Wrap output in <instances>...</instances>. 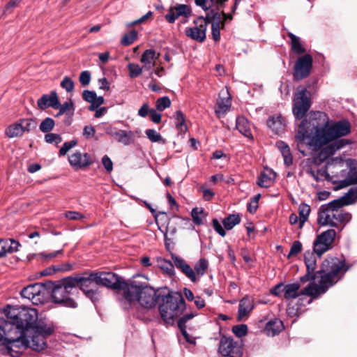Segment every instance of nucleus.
Instances as JSON below:
<instances>
[{"label": "nucleus", "mask_w": 357, "mask_h": 357, "mask_svg": "<svg viewBox=\"0 0 357 357\" xmlns=\"http://www.w3.org/2000/svg\"><path fill=\"white\" fill-rule=\"evenodd\" d=\"M231 106V96L227 89H222L216 101L215 113L218 118L225 116Z\"/></svg>", "instance_id": "nucleus-19"}, {"label": "nucleus", "mask_w": 357, "mask_h": 357, "mask_svg": "<svg viewBox=\"0 0 357 357\" xmlns=\"http://www.w3.org/2000/svg\"><path fill=\"white\" fill-rule=\"evenodd\" d=\"M311 106L310 93L305 88H298L293 100V113L298 119H302Z\"/></svg>", "instance_id": "nucleus-10"}, {"label": "nucleus", "mask_w": 357, "mask_h": 357, "mask_svg": "<svg viewBox=\"0 0 357 357\" xmlns=\"http://www.w3.org/2000/svg\"><path fill=\"white\" fill-rule=\"evenodd\" d=\"M195 26L193 27L186 28L185 35L192 40L204 42L206 38V22L204 17H199L194 20Z\"/></svg>", "instance_id": "nucleus-14"}, {"label": "nucleus", "mask_w": 357, "mask_h": 357, "mask_svg": "<svg viewBox=\"0 0 357 357\" xmlns=\"http://www.w3.org/2000/svg\"><path fill=\"white\" fill-rule=\"evenodd\" d=\"M95 275L96 285H101L112 289H122L124 292L128 282L122 280L116 273L112 272H96Z\"/></svg>", "instance_id": "nucleus-9"}, {"label": "nucleus", "mask_w": 357, "mask_h": 357, "mask_svg": "<svg viewBox=\"0 0 357 357\" xmlns=\"http://www.w3.org/2000/svg\"><path fill=\"white\" fill-rule=\"evenodd\" d=\"M105 132L107 135L113 137L118 142L127 146L134 142L135 135L131 130H118L112 126L105 128Z\"/></svg>", "instance_id": "nucleus-20"}, {"label": "nucleus", "mask_w": 357, "mask_h": 357, "mask_svg": "<svg viewBox=\"0 0 357 357\" xmlns=\"http://www.w3.org/2000/svg\"><path fill=\"white\" fill-rule=\"evenodd\" d=\"M253 308L252 301L248 297L243 298L238 305V319H241L243 317L248 315Z\"/></svg>", "instance_id": "nucleus-34"}, {"label": "nucleus", "mask_w": 357, "mask_h": 357, "mask_svg": "<svg viewBox=\"0 0 357 357\" xmlns=\"http://www.w3.org/2000/svg\"><path fill=\"white\" fill-rule=\"evenodd\" d=\"M61 86L68 93L71 92L74 89V82L69 77L66 76L61 82Z\"/></svg>", "instance_id": "nucleus-51"}, {"label": "nucleus", "mask_w": 357, "mask_h": 357, "mask_svg": "<svg viewBox=\"0 0 357 357\" xmlns=\"http://www.w3.org/2000/svg\"><path fill=\"white\" fill-rule=\"evenodd\" d=\"M335 200L321 205L318 211L317 222L321 226H330L340 230L351 220V215L345 211Z\"/></svg>", "instance_id": "nucleus-5"}, {"label": "nucleus", "mask_w": 357, "mask_h": 357, "mask_svg": "<svg viewBox=\"0 0 357 357\" xmlns=\"http://www.w3.org/2000/svg\"><path fill=\"white\" fill-rule=\"evenodd\" d=\"M204 19L206 20V26H208V23L210 22H218V24L224 23V20L221 16V14L214 10H211L209 12H208Z\"/></svg>", "instance_id": "nucleus-40"}, {"label": "nucleus", "mask_w": 357, "mask_h": 357, "mask_svg": "<svg viewBox=\"0 0 357 357\" xmlns=\"http://www.w3.org/2000/svg\"><path fill=\"white\" fill-rule=\"evenodd\" d=\"M299 211V228L301 229L307 221L310 212V207L306 204H301L298 208Z\"/></svg>", "instance_id": "nucleus-36"}, {"label": "nucleus", "mask_w": 357, "mask_h": 357, "mask_svg": "<svg viewBox=\"0 0 357 357\" xmlns=\"http://www.w3.org/2000/svg\"><path fill=\"white\" fill-rule=\"evenodd\" d=\"M351 125L343 120L334 123L328 121L321 126L317 119H303L298 127L295 141L298 151L305 155L301 146L306 144L314 151L320 150L315 161L321 163L333 155L337 151L342 149L350 142L345 139H339L349 134Z\"/></svg>", "instance_id": "nucleus-1"}, {"label": "nucleus", "mask_w": 357, "mask_h": 357, "mask_svg": "<svg viewBox=\"0 0 357 357\" xmlns=\"http://www.w3.org/2000/svg\"><path fill=\"white\" fill-rule=\"evenodd\" d=\"M314 252H306L304 255L305 264L307 268V274L301 278V281L314 279V272L317 267V257Z\"/></svg>", "instance_id": "nucleus-24"}, {"label": "nucleus", "mask_w": 357, "mask_h": 357, "mask_svg": "<svg viewBox=\"0 0 357 357\" xmlns=\"http://www.w3.org/2000/svg\"><path fill=\"white\" fill-rule=\"evenodd\" d=\"M160 54L157 53L153 49L145 50L142 54L140 62L143 64L144 70H150L155 65Z\"/></svg>", "instance_id": "nucleus-22"}, {"label": "nucleus", "mask_w": 357, "mask_h": 357, "mask_svg": "<svg viewBox=\"0 0 357 357\" xmlns=\"http://www.w3.org/2000/svg\"><path fill=\"white\" fill-rule=\"evenodd\" d=\"M276 145L283 156L284 164L287 166L291 165L293 159L289 146L281 141L277 142Z\"/></svg>", "instance_id": "nucleus-35"}, {"label": "nucleus", "mask_w": 357, "mask_h": 357, "mask_svg": "<svg viewBox=\"0 0 357 357\" xmlns=\"http://www.w3.org/2000/svg\"><path fill=\"white\" fill-rule=\"evenodd\" d=\"M347 269L344 261L337 258L324 260L321 269L316 273V275H320L319 284L314 282H310L301 291V295L311 296L312 298L308 301V303H311L313 298L325 293L331 286L336 283Z\"/></svg>", "instance_id": "nucleus-3"}, {"label": "nucleus", "mask_w": 357, "mask_h": 357, "mask_svg": "<svg viewBox=\"0 0 357 357\" xmlns=\"http://www.w3.org/2000/svg\"><path fill=\"white\" fill-rule=\"evenodd\" d=\"M192 217L193 222L196 225H202L203 224V220L205 218V215L203 209L199 208H195L192 211Z\"/></svg>", "instance_id": "nucleus-46"}, {"label": "nucleus", "mask_w": 357, "mask_h": 357, "mask_svg": "<svg viewBox=\"0 0 357 357\" xmlns=\"http://www.w3.org/2000/svg\"><path fill=\"white\" fill-rule=\"evenodd\" d=\"M174 118L176 128L181 132L185 131L187 130V126L185 125L183 114L180 110L176 111Z\"/></svg>", "instance_id": "nucleus-42"}, {"label": "nucleus", "mask_w": 357, "mask_h": 357, "mask_svg": "<svg viewBox=\"0 0 357 357\" xmlns=\"http://www.w3.org/2000/svg\"><path fill=\"white\" fill-rule=\"evenodd\" d=\"M232 331L237 337H241L246 335L248 327L244 324L237 325L233 327Z\"/></svg>", "instance_id": "nucleus-54"}, {"label": "nucleus", "mask_w": 357, "mask_h": 357, "mask_svg": "<svg viewBox=\"0 0 357 357\" xmlns=\"http://www.w3.org/2000/svg\"><path fill=\"white\" fill-rule=\"evenodd\" d=\"M283 329V323L278 319L269 321L264 328L265 333L269 336H275Z\"/></svg>", "instance_id": "nucleus-30"}, {"label": "nucleus", "mask_w": 357, "mask_h": 357, "mask_svg": "<svg viewBox=\"0 0 357 357\" xmlns=\"http://www.w3.org/2000/svg\"><path fill=\"white\" fill-rule=\"evenodd\" d=\"M54 272H66L72 270L73 266L69 263L53 266Z\"/></svg>", "instance_id": "nucleus-59"}, {"label": "nucleus", "mask_w": 357, "mask_h": 357, "mask_svg": "<svg viewBox=\"0 0 357 357\" xmlns=\"http://www.w3.org/2000/svg\"><path fill=\"white\" fill-rule=\"evenodd\" d=\"M335 200L340 204L342 206L355 203L357 200V187L351 188L344 196Z\"/></svg>", "instance_id": "nucleus-32"}, {"label": "nucleus", "mask_w": 357, "mask_h": 357, "mask_svg": "<svg viewBox=\"0 0 357 357\" xmlns=\"http://www.w3.org/2000/svg\"><path fill=\"white\" fill-rule=\"evenodd\" d=\"M79 80L82 85H89L91 81V73L87 70L82 72L79 75Z\"/></svg>", "instance_id": "nucleus-57"}, {"label": "nucleus", "mask_w": 357, "mask_h": 357, "mask_svg": "<svg viewBox=\"0 0 357 357\" xmlns=\"http://www.w3.org/2000/svg\"><path fill=\"white\" fill-rule=\"evenodd\" d=\"M65 217L68 220H80L84 218V215L76 211H67L65 213Z\"/></svg>", "instance_id": "nucleus-62"}, {"label": "nucleus", "mask_w": 357, "mask_h": 357, "mask_svg": "<svg viewBox=\"0 0 357 357\" xmlns=\"http://www.w3.org/2000/svg\"><path fill=\"white\" fill-rule=\"evenodd\" d=\"M45 291V289L43 284L35 283L24 287L20 294L23 298L29 299L33 304H37L43 301Z\"/></svg>", "instance_id": "nucleus-17"}, {"label": "nucleus", "mask_w": 357, "mask_h": 357, "mask_svg": "<svg viewBox=\"0 0 357 357\" xmlns=\"http://www.w3.org/2000/svg\"><path fill=\"white\" fill-rule=\"evenodd\" d=\"M195 4L200 6L204 10H208L211 4L213 3V0H195Z\"/></svg>", "instance_id": "nucleus-58"}, {"label": "nucleus", "mask_w": 357, "mask_h": 357, "mask_svg": "<svg viewBox=\"0 0 357 357\" xmlns=\"http://www.w3.org/2000/svg\"><path fill=\"white\" fill-rule=\"evenodd\" d=\"M354 164L355 161L354 160L349 159L346 161V165L350 168V170L348 172L347 177L340 181V186L341 188L357 185V171L355 167H352Z\"/></svg>", "instance_id": "nucleus-25"}, {"label": "nucleus", "mask_w": 357, "mask_h": 357, "mask_svg": "<svg viewBox=\"0 0 357 357\" xmlns=\"http://www.w3.org/2000/svg\"><path fill=\"white\" fill-rule=\"evenodd\" d=\"M77 144L76 140H71L70 142H66L63 144V146L59 150V154L61 155H64L66 153L73 148Z\"/></svg>", "instance_id": "nucleus-56"}, {"label": "nucleus", "mask_w": 357, "mask_h": 357, "mask_svg": "<svg viewBox=\"0 0 357 357\" xmlns=\"http://www.w3.org/2000/svg\"><path fill=\"white\" fill-rule=\"evenodd\" d=\"M158 299V296L155 289L137 280L128 283L123 294L125 305H130L137 302L146 308L155 306Z\"/></svg>", "instance_id": "nucleus-4"}, {"label": "nucleus", "mask_w": 357, "mask_h": 357, "mask_svg": "<svg viewBox=\"0 0 357 357\" xmlns=\"http://www.w3.org/2000/svg\"><path fill=\"white\" fill-rule=\"evenodd\" d=\"M302 250V244L300 241H296L293 243L290 251L287 255V258H290L293 256L298 255Z\"/></svg>", "instance_id": "nucleus-52"}, {"label": "nucleus", "mask_w": 357, "mask_h": 357, "mask_svg": "<svg viewBox=\"0 0 357 357\" xmlns=\"http://www.w3.org/2000/svg\"><path fill=\"white\" fill-rule=\"evenodd\" d=\"M275 177V172L271 169L264 168L258 178L257 185L261 188H268L273 183Z\"/></svg>", "instance_id": "nucleus-26"}, {"label": "nucleus", "mask_w": 357, "mask_h": 357, "mask_svg": "<svg viewBox=\"0 0 357 357\" xmlns=\"http://www.w3.org/2000/svg\"><path fill=\"white\" fill-rule=\"evenodd\" d=\"M159 268L169 276L174 275V265L170 261L165 259L158 260Z\"/></svg>", "instance_id": "nucleus-37"}, {"label": "nucleus", "mask_w": 357, "mask_h": 357, "mask_svg": "<svg viewBox=\"0 0 357 357\" xmlns=\"http://www.w3.org/2000/svg\"><path fill=\"white\" fill-rule=\"evenodd\" d=\"M137 32L132 30L128 34H126L121 39V44L128 46L131 45L137 38Z\"/></svg>", "instance_id": "nucleus-49"}, {"label": "nucleus", "mask_w": 357, "mask_h": 357, "mask_svg": "<svg viewBox=\"0 0 357 357\" xmlns=\"http://www.w3.org/2000/svg\"><path fill=\"white\" fill-rule=\"evenodd\" d=\"M96 130L92 126H86L83 129V135L85 138L89 139L95 137Z\"/></svg>", "instance_id": "nucleus-60"}, {"label": "nucleus", "mask_w": 357, "mask_h": 357, "mask_svg": "<svg viewBox=\"0 0 357 357\" xmlns=\"http://www.w3.org/2000/svg\"><path fill=\"white\" fill-rule=\"evenodd\" d=\"M128 69L129 70V75L131 78H135L139 76L142 72L144 68L141 67L139 64L130 63L128 65Z\"/></svg>", "instance_id": "nucleus-45"}, {"label": "nucleus", "mask_w": 357, "mask_h": 357, "mask_svg": "<svg viewBox=\"0 0 357 357\" xmlns=\"http://www.w3.org/2000/svg\"><path fill=\"white\" fill-rule=\"evenodd\" d=\"M37 104L41 109H45L50 107L54 109H58L60 106L57 93L55 91H51L50 94L43 95L42 97L38 100Z\"/></svg>", "instance_id": "nucleus-21"}, {"label": "nucleus", "mask_w": 357, "mask_h": 357, "mask_svg": "<svg viewBox=\"0 0 357 357\" xmlns=\"http://www.w3.org/2000/svg\"><path fill=\"white\" fill-rule=\"evenodd\" d=\"M192 10L188 5L176 3L170 6L168 13L165 15V18L169 23H174L179 17L188 18L191 16Z\"/></svg>", "instance_id": "nucleus-18"}, {"label": "nucleus", "mask_w": 357, "mask_h": 357, "mask_svg": "<svg viewBox=\"0 0 357 357\" xmlns=\"http://www.w3.org/2000/svg\"><path fill=\"white\" fill-rule=\"evenodd\" d=\"M45 141L49 144H58L62 141V138L59 134L47 133L45 135Z\"/></svg>", "instance_id": "nucleus-50"}, {"label": "nucleus", "mask_w": 357, "mask_h": 357, "mask_svg": "<svg viewBox=\"0 0 357 357\" xmlns=\"http://www.w3.org/2000/svg\"><path fill=\"white\" fill-rule=\"evenodd\" d=\"M312 66V58L310 54H305L298 58L294 66V78L301 80L307 77Z\"/></svg>", "instance_id": "nucleus-15"}, {"label": "nucleus", "mask_w": 357, "mask_h": 357, "mask_svg": "<svg viewBox=\"0 0 357 357\" xmlns=\"http://www.w3.org/2000/svg\"><path fill=\"white\" fill-rule=\"evenodd\" d=\"M68 161L75 169H81L91 164L89 155L87 153L82 154L79 151H76L69 155Z\"/></svg>", "instance_id": "nucleus-23"}, {"label": "nucleus", "mask_w": 357, "mask_h": 357, "mask_svg": "<svg viewBox=\"0 0 357 357\" xmlns=\"http://www.w3.org/2000/svg\"><path fill=\"white\" fill-rule=\"evenodd\" d=\"M94 278V273H84L81 275L72 277L74 288L79 286L80 289L87 297L93 298L96 295ZM75 290H76V289H75Z\"/></svg>", "instance_id": "nucleus-11"}, {"label": "nucleus", "mask_w": 357, "mask_h": 357, "mask_svg": "<svg viewBox=\"0 0 357 357\" xmlns=\"http://www.w3.org/2000/svg\"><path fill=\"white\" fill-rule=\"evenodd\" d=\"M181 271L193 282H196L197 278L196 277L195 272L190 267V265L187 264L186 266L181 270Z\"/></svg>", "instance_id": "nucleus-55"}, {"label": "nucleus", "mask_w": 357, "mask_h": 357, "mask_svg": "<svg viewBox=\"0 0 357 357\" xmlns=\"http://www.w3.org/2000/svg\"><path fill=\"white\" fill-rule=\"evenodd\" d=\"M336 231L333 229H328L318 235L313 243V251L320 257L331 248L335 240Z\"/></svg>", "instance_id": "nucleus-12"}, {"label": "nucleus", "mask_w": 357, "mask_h": 357, "mask_svg": "<svg viewBox=\"0 0 357 357\" xmlns=\"http://www.w3.org/2000/svg\"><path fill=\"white\" fill-rule=\"evenodd\" d=\"M195 314L193 313L185 314L178 321V326L181 331L183 335L184 336L185 340L190 344H195V340L194 337H190L189 334H188V333L186 332V323L188 322V321L192 319L195 317Z\"/></svg>", "instance_id": "nucleus-29"}, {"label": "nucleus", "mask_w": 357, "mask_h": 357, "mask_svg": "<svg viewBox=\"0 0 357 357\" xmlns=\"http://www.w3.org/2000/svg\"><path fill=\"white\" fill-rule=\"evenodd\" d=\"M146 135L149 140L152 142H160L165 144V139H162L160 133L153 129H148L146 130Z\"/></svg>", "instance_id": "nucleus-44"}, {"label": "nucleus", "mask_w": 357, "mask_h": 357, "mask_svg": "<svg viewBox=\"0 0 357 357\" xmlns=\"http://www.w3.org/2000/svg\"><path fill=\"white\" fill-rule=\"evenodd\" d=\"M55 122L53 119L47 117L40 124L39 128L43 132H49L53 130Z\"/></svg>", "instance_id": "nucleus-43"}, {"label": "nucleus", "mask_w": 357, "mask_h": 357, "mask_svg": "<svg viewBox=\"0 0 357 357\" xmlns=\"http://www.w3.org/2000/svg\"><path fill=\"white\" fill-rule=\"evenodd\" d=\"M20 244L14 239H0V257H4L7 253H13L18 250Z\"/></svg>", "instance_id": "nucleus-27"}, {"label": "nucleus", "mask_w": 357, "mask_h": 357, "mask_svg": "<svg viewBox=\"0 0 357 357\" xmlns=\"http://www.w3.org/2000/svg\"><path fill=\"white\" fill-rule=\"evenodd\" d=\"M171 105L170 99L167 96L158 98L156 100L155 107L158 110L162 112Z\"/></svg>", "instance_id": "nucleus-47"}, {"label": "nucleus", "mask_w": 357, "mask_h": 357, "mask_svg": "<svg viewBox=\"0 0 357 357\" xmlns=\"http://www.w3.org/2000/svg\"><path fill=\"white\" fill-rule=\"evenodd\" d=\"M225 27V24H218V22H213L211 25L212 37L215 41L220 39V29Z\"/></svg>", "instance_id": "nucleus-48"}, {"label": "nucleus", "mask_w": 357, "mask_h": 357, "mask_svg": "<svg viewBox=\"0 0 357 357\" xmlns=\"http://www.w3.org/2000/svg\"><path fill=\"white\" fill-rule=\"evenodd\" d=\"M102 163L107 172H111L113 169V162L107 155H104L102 158Z\"/></svg>", "instance_id": "nucleus-61"}, {"label": "nucleus", "mask_w": 357, "mask_h": 357, "mask_svg": "<svg viewBox=\"0 0 357 357\" xmlns=\"http://www.w3.org/2000/svg\"><path fill=\"white\" fill-rule=\"evenodd\" d=\"M36 126L37 122L33 119H20L6 128V135L9 138L21 137L24 132L34 130Z\"/></svg>", "instance_id": "nucleus-13"}, {"label": "nucleus", "mask_w": 357, "mask_h": 357, "mask_svg": "<svg viewBox=\"0 0 357 357\" xmlns=\"http://www.w3.org/2000/svg\"><path fill=\"white\" fill-rule=\"evenodd\" d=\"M172 259L174 261V264L175 265V266L177 268L180 269L181 271L183 270L188 264L185 261V260H183V259H181L178 257H173Z\"/></svg>", "instance_id": "nucleus-64"}, {"label": "nucleus", "mask_w": 357, "mask_h": 357, "mask_svg": "<svg viewBox=\"0 0 357 357\" xmlns=\"http://www.w3.org/2000/svg\"><path fill=\"white\" fill-rule=\"evenodd\" d=\"M208 266V261L206 259H200L195 266L194 271L195 272L196 276L197 275L199 278L202 276L205 273Z\"/></svg>", "instance_id": "nucleus-41"}, {"label": "nucleus", "mask_w": 357, "mask_h": 357, "mask_svg": "<svg viewBox=\"0 0 357 357\" xmlns=\"http://www.w3.org/2000/svg\"><path fill=\"white\" fill-rule=\"evenodd\" d=\"M261 197L260 194L257 195L253 198L251 199L250 202L248 204V211L251 213H254L256 212L257 208H258V202Z\"/></svg>", "instance_id": "nucleus-53"}, {"label": "nucleus", "mask_w": 357, "mask_h": 357, "mask_svg": "<svg viewBox=\"0 0 357 357\" xmlns=\"http://www.w3.org/2000/svg\"><path fill=\"white\" fill-rule=\"evenodd\" d=\"M82 96L84 100L91 103V102L96 96V93L92 91L85 90L83 91Z\"/></svg>", "instance_id": "nucleus-63"}, {"label": "nucleus", "mask_w": 357, "mask_h": 357, "mask_svg": "<svg viewBox=\"0 0 357 357\" xmlns=\"http://www.w3.org/2000/svg\"><path fill=\"white\" fill-rule=\"evenodd\" d=\"M241 218L238 214L229 215L227 218H225L222 221L225 228L227 230L231 229L235 225L239 224Z\"/></svg>", "instance_id": "nucleus-39"}, {"label": "nucleus", "mask_w": 357, "mask_h": 357, "mask_svg": "<svg viewBox=\"0 0 357 357\" xmlns=\"http://www.w3.org/2000/svg\"><path fill=\"white\" fill-rule=\"evenodd\" d=\"M289 36L291 40V49L297 54L305 53L306 50L300 43V38L291 33H289Z\"/></svg>", "instance_id": "nucleus-38"}, {"label": "nucleus", "mask_w": 357, "mask_h": 357, "mask_svg": "<svg viewBox=\"0 0 357 357\" xmlns=\"http://www.w3.org/2000/svg\"><path fill=\"white\" fill-rule=\"evenodd\" d=\"M236 129L245 137L248 139H252V135L251 132L250 125L245 117L239 116L236 119Z\"/></svg>", "instance_id": "nucleus-31"}, {"label": "nucleus", "mask_w": 357, "mask_h": 357, "mask_svg": "<svg viewBox=\"0 0 357 357\" xmlns=\"http://www.w3.org/2000/svg\"><path fill=\"white\" fill-rule=\"evenodd\" d=\"M218 351L222 357H241L242 356L240 347L231 337L221 338Z\"/></svg>", "instance_id": "nucleus-16"}, {"label": "nucleus", "mask_w": 357, "mask_h": 357, "mask_svg": "<svg viewBox=\"0 0 357 357\" xmlns=\"http://www.w3.org/2000/svg\"><path fill=\"white\" fill-rule=\"evenodd\" d=\"M72 281V276L67 277L63 279L60 284L53 287L52 298L54 303L62 304L66 307H76V303L70 297V295L75 291Z\"/></svg>", "instance_id": "nucleus-8"}, {"label": "nucleus", "mask_w": 357, "mask_h": 357, "mask_svg": "<svg viewBox=\"0 0 357 357\" xmlns=\"http://www.w3.org/2000/svg\"><path fill=\"white\" fill-rule=\"evenodd\" d=\"M267 126L275 134H279L284 130L286 121L281 115H274L269 117L267 121Z\"/></svg>", "instance_id": "nucleus-28"}, {"label": "nucleus", "mask_w": 357, "mask_h": 357, "mask_svg": "<svg viewBox=\"0 0 357 357\" xmlns=\"http://www.w3.org/2000/svg\"><path fill=\"white\" fill-rule=\"evenodd\" d=\"M16 333L8 320L0 319V344L4 346L13 357H19L23 353L20 349Z\"/></svg>", "instance_id": "nucleus-7"}, {"label": "nucleus", "mask_w": 357, "mask_h": 357, "mask_svg": "<svg viewBox=\"0 0 357 357\" xmlns=\"http://www.w3.org/2000/svg\"><path fill=\"white\" fill-rule=\"evenodd\" d=\"M185 309V301L180 294H168L162 298L159 306L161 318L166 324H172L174 318Z\"/></svg>", "instance_id": "nucleus-6"}, {"label": "nucleus", "mask_w": 357, "mask_h": 357, "mask_svg": "<svg viewBox=\"0 0 357 357\" xmlns=\"http://www.w3.org/2000/svg\"><path fill=\"white\" fill-rule=\"evenodd\" d=\"M3 313L12 324L14 331L17 332L16 336L22 352L28 348L39 351L46 347L45 339L53 330L38 321L36 309L8 305L3 309Z\"/></svg>", "instance_id": "nucleus-2"}, {"label": "nucleus", "mask_w": 357, "mask_h": 357, "mask_svg": "<svg viewBox=\"0 0 357 357\" xmlns=\"http://www.w3.org/2000/svg\"><path fill=\"white\" fill-rule=\"evenodd\" d=\"M300 284L298 283H292L284 285L283 293L286 299H292L300 296L301 294Z\"/></svg>", "instance_id": "nucleus-33"}]
</instances>
